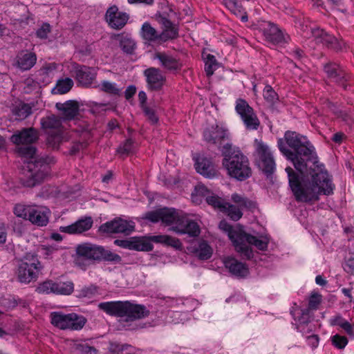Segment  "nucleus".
<instances>
[{"mask_svg": "<svg viewBox=\"0 0 354 354\" xmlns=\"http://www.w3.org/2000/svg\"><path fill=\"white\" fill-rule=\"evenodd\" d=\"M219 228L227 233L229 239L233 243L235 249H236V246L240 242L239 239H241V236L243 234V232L241 230L237 231L234 230L232 225H230L226 221L223 220L219 223L218 225Z\"/></svg>", "mask_w": 354, "mask_h": 354, "instance_id": "2f4dec72", "label": "nucleus"}, {"mask_svg": "<svg viewBox=\"0 0 354 354\" xmlns=\"http://www.w3.org/2000/svg\"><path fill=\"white\" fill-rule=\"evenodd\" d=\"M35 291L41 295L54 294V281L46 280L39 283L37 285Z\"/></svg>", "mask_w": 354, "mask_h": 354, "instance_id": "79ce46f5", "label": "nucleus"}, {"mask_svg": "<svg viewBox=\"0 0 354 354\" xmlns=\"http://www.w3.org/2000/svg\"><path fill=\"white\" fill-rule=\"evenodd\" d=\"M96 75L97 72L94 68L86 66H78L75 68V78L78 84L84 87L92 86Z\"/></svg>", "mask_w": 354, "mask_h": 354, "instance_id": "dca6fc26", "label": "nucleus"}, {"mask_svg": "<svg viewBox=\"0 0 354 354\" xmlns=\"http://www.w3.org/2000/svg\"><path fill=\"white\" fill-rule=\"evenodd\" d=\"M322 301V297L318 293H313L310 295L308 301V309L316 310Z\"/></svg>", "mask_w": 354, "mask_h": 354, "instance_id": "5fc2aeb1", "label": "nucleus"}, {"mask_svg": "<svg viewBox=\"0 0 354 354\" xmlns=\"http://www.w3.org/2000/svg\"><path fill=\"white\" fill-rule=\"evenodd\" d=\"M32 206L21 203L16 204L14 207L13 212L17 217L28 220Z\"/></svg>", "mask_w": 354, "mask_h": 354, "instance_id": "a19ab883", "label": "nucleus"}, {"mask_svg": "<svg viewBox=\"0 0 354 354\" xmlns=\"http://www.w3.org/2000/svg\"><path fill=\"white\" fill-rule=\"evenodd\" d=\"M311 317L310 310L308 308L301 310V315L298 318V328H299L301 325L308 324L311 321Z\"/></svg>", "mask_w": 354, "mask_h": 354, "instance_id": "864d4df0", "label": "nucleus"}, {"mask_svg": "<svg viewBox=\"0 0 354 354\" xmlns=\"http://www.w3.org/2000/svg\"><path fill=\"white\" fill-rule=\"evenodd\" d=\"M304 36L309 37L310 35L314 37L317 42L322 43L328 48L336 50H340L343 47V44L333 35L328 34L326 31L319 28H310L308 29L307 26L303 29Z\"/></svg>", "mask_w": 354, "mask_h": 354, "instance_id": "2eb2a0df", "label": "nucleus"}, {"mask_svg": "<svg viewBox=\"0 0 354 354\" xmlns=\"http://www.w3.org/2000/svg\"><path fill=\"white\" fill-rule=\"evenodd\" d=\"M217 68V62L213 55L208 54L205 58V71L207 76L213 75Z\"/></svg>", "mask_w": 354, "mask_h": 354, "instance_id": "37998d69", "label": "nucleus"}, {"mask_svg": "<svg viewBox=\"0 0 354 354\" xmlns=\"http://www.w3.org/2000/svg\"><path fill=\"white\" fill-rule=\"evenodd\" d=\"M324 71L328 78L336 83L342 84L346 88L344 82L348 80L349 75L341 66L336 63H328L324 66Z\"/></svg>", "mask_w": 354, "mask_h": 354, "instance_id": "f3484780", "label": "nucleus"}, {"mask_svg": "<svg viewBox=\"0 0 354 354\" xmlns=\"http://www.w3.org/2000/svg\"><path fill=\"white\" fill-rule=\"evenodd\" d=\"M101 246L84 243L80 245L76 248V252L78 256L77 261L80 258L86 259L100 260Z\"/></svg>", "mask_w": 354, "mask_h": 354, "instance_id": "b1692460", "label": "nucleus"}, {"mask_svg": "<svg viewBox=\"0 0 354 354\" xmlns=\"http://www.w3.org/2000/svg\"><path fill=\"white\" fill-rule=\"evenodd\" d=\"M50 32V26L48 24H43L36 32V35L40 39H46Z\"/></svg>", "mask_w": 354, "mask_h": 354, "instance_id": "4d7b16f0", "label": "nucleus"}, {"mask_svg": "<svg viewBox=\"0 0 354 354\" xmlns=\"http://www.w3.org/2000/svg\"><path fill=\"white\" fill-rule=\"evenodd\" d=\"M195 168L198 173L207 178H212L216 176L213 164L205 157L198 156L195 158Z\"/></svg>", "mask_w": 354, "mask_h": 354, "instance_id": "a878e982", "label": "nucleus"}, {"mask_svg": "<svg viewBox=\"0 0 354 354\" xmlns=\"http://www.w3.org/2000/svg\"><path fill=\"white\" fill-rule=\"evenodd\" d=\"M195 192L196 195L206 196H208L209 190L203 185H198L195 187Z\"/></svg>", "mask_w": 354, "mask_h": 354, "instance_id": "338daca9", "label": "nucleus"}, {"mask_svg": "<svg viewBox=\"0 0 354 354\" xmlns=\"http://www.w3.org/2000/svg\"><path fill=\"white\" fill-rule=\"evenodd\" d=\"M142 109L144 111L145 115L153 124H155L158 122V117L156 116L154 111L152 109L147 106H143Z\"/></svg>", "mask_w": 354, "mask_h": 354, "instance_id": "bf43d9fd", "label": "nucleus"}, {"mask_svg": "<svg viewBox=\"0 0 354 354\" xmlns=\"http://www.w3.org/2000/svg\"><path fill=\"white\" fill-rule=\"evenodd\" d=\"M50 211L42 206L33 205L28 220L37 226H46L48 223Z\"/></svg>", "mask_w": 354, "mask_h": 354, "instance_id": "6ab92c4d", "label": "nucleus"}, {"mask_svg": "<svg viewBox=\"0 0 354 354\" xmlns=\"http://www.w3.org/2000/svg\"><path fill=\"white\" fill-rule=\"evenodd\" d=\"M120 46L122 51L127 54H133L136 48V44L133 39L127 36H122L120 39Z\"/></svg>", "mask_w": 354, "mask_h": 354, "instance_id": "ea45409f", "label": "nucleus"}, {"mask_svg": "<svg viewBox=\"0 0 354 354\" xmlns=\"http://www.w3.org/2000/svg\"><path fill=\"white\" fill-rule=\"evenodd\" d=\"M93 225V219L91 216H86L80 218L74 223L64 227H61L60 230L63 232L70 234H81L88 231Z\"/></svg>", "mask_w": 354, "mask_h": 354, "instance_id": "5701e85b", "label": "nucleus"}, {"mask_svg": "<svg viewBox=\"0 0 354 354\" xmlns=\"http://www.w3.org/2000/svg\"><path fill=\"white\" fill-rule=\"evenodd\" d=\"M98 308L109 315L124 317L127 322L140 319L149 315V310L144 305L133 304L129 301L101 302L98 304Z\"/></svg>", "mask_w": 354, "mask_h": 354, "instance_id": "20e7f679", "label": "nucleus"}, {"mask_svg": "<svg viewBox=\"0 0 354 354\" xmlns=\"http://www.w3.org/2000/svg\"><path fill=\"white\" fill-rule=\"evenodd\" d=\"M240 242L236 246V250L246 258L250 259L253 257V252L251 248L248 245H252L260 250H266L269 243L268 236H260L259 237L243 232L239 239Z\"/></svg>", "mask_w": 354, "mask_h": 354, "instance_id": "9d476101", "label": "nucleus"}, {"mask_svg": "<svg viewBox=\"0 0 354 354\" xmlns=\"http://www.w3.org/2000/svg\"><path fill=\"white\" fill-rule=\"evenodd\" d=\"M49 173V165L43 159L28 162L27 169L21 177V184L28 187H32L41 183Z\"/></svg>", "mask_w": 354, "mask_h": 354, "instance_id": "423d86ee", "label": "nucleus"}, {"mask_svg": "<svg viewBox=\"0 0 354 354\" xmlns=\"http://www.w3.org/2000/svg\"><path fill=\"white\" fill-rule=\"evenodd\" d=\"M148 88L150 90H160L164 84L165 77L160 69L151 67L144 71Z\"/></svg>", "mask_w": 354, "mask_h": 354, "instance_id": "a211bd4d", "label": "nucleus"}, {"mask_svg": "<svg viewBox=\"0 0 354 354\" xmlns=\"http://www.w3.org/2000/svg\"><path fill=\"white\" fill-rule=\"evenodd\" d=\"M235 111L247 129L257 130L259 128L260 121L253 108L246 100L242 98L237 99L235 102Z\"/></svg>", "mask_w": 354, "mask_h": 354, "instance_id": "f8f14e48", "label": "nucleus"}, {"mask_svg": "<svg viewBox=\"0 0 354 354\" xmlns=\"http://www.w3.org/2000/svg\"><path fill=\"white\" fill-rule=\"evenodd\" d=\"M76 351L78 354H96L97 350L93 347L90 346L86 344H77Z\"/></svg>", "mask_w": 354, "mask_h": 354, "instance_id": "6e6d98bb", "label": "nucleus"}, {"mask_svg": "<svg viewBox=\"0 0 354 354\" xmlns=\"http://www.w3.org/2000/svg\"><path fill=\"white\" fill-rule=\"evenodd\" d=\"M159 23L163 30L160 33V41H165L168 39H176L178 36L177 27L167 18L160 17Z\"/></svg>", "mask_w": 354, "mask_h": 354, "instance_id": "bb28decb", "label": "nucleus"}, {"mask_svg": "<svg viewBox=\"0 0 354 354\" xmlns=\"http://www.w3.org/2000/svg\"><path fill=\"white\" fill-rule=\"evenodd\" d=\"M149 240L151 242L163 243L174 248H178L180 244L178 239L165 234L152 236L149 238Z\"/></svg>", "mask_w": 354, "mask_h": 354, "instance_id": "4c0bfd02", "label": "nucleus"}, {"mask_svg": "<svg viewBox=\"0 0 354 354\" xmlns=\"http://www.w3.org/2000/svg\"><path fill=\"white\" fill-rule=\"evenodd\" d=\"M135 229V223L122 218H115L111 221L106 222L100 227V230L109 234H130Z\"/></svg>", "mask_w": 354, "mask_h": 354, "instance_id": "4468645a", "label": "nucleus"}, {"mask_svg": "<svg viewBox=\"0 0 354 354\" xmlns=\"http://www.w3.org/2000/svg\"><path fill=\"white\" fill-rule=\"evenodd\" d=\"M192 252L201 260H207L213 254V249L205 241H200L197 245L192 247Z\"/></svg>", "mask_w": 354, "mask_h": 354, "instance_id": "7c9ffc66", "label": "nucleus"}, {"mask_svg": "<svg viewBox=\"0 0 354 354\" xmlns=\"http://www.w3.org/2000/svg\"><path fill=\"white\" fill-rule=\"evenodd\" d=\"M50 323L60 330H80L86 323V319L75 313H64L60 311L50 314Z\"/></svg>", "mask_w": 354, "mask_h": 354, "instance_id": "0eeeda50", "label": "nucleus"}, {"mask_svg": "<svg viewBox=\"0 0 354 354\" xmlns=\"http://www.w3.org/2000/svg\"><path fill=\"white\" fill-rule=\"evenodd\" d=\"M145 218L153 223L162 221L170 226V230L178 234H187L190 237H196L201 233L198 224L188 218L186 214L174 208H161L151 211Z\"/></svg>", "mask_w": 354, "mask_h": 354, "instance_id": "f03ea898", "label": "nucleus"}, {"mask_svg": "<svg viewBox=\"0 0 354 354\" xmlns=\"http://www.w3.org/2000/svg\"><path fill=\"white\" fill-rule=\"evenodd\" d=\"M74 290L72 281H54V295H69Z\"/></svg>", "mask_w": 354, "mask_h": 354, "instance_id": "c9c22d12", "label": "nucleus"}, {"mask_svg": "<svg viewBox=\"0 0 354 354\" xmlns=\"http://www.w3.org/2000/svg\"><path fill=\"white\" fill-rule=\"evenodd\" d=\"M55 107L60 112L62 120H71L79 113V104L75 100H68L64 103L57 102Z\"/></svg>", "mask_w": 354, "mask_h": 354, "instance_id": "412c9836", "label": "nucleus"}, {"mask_svg": "<svg viewBox=\"0 0 354 354\" xmlns=\"http://www.w3.org/2000/svg\"><path fill=\"white\" fill-rule=\"evenodd\" d=\"M37 62V56L34 53L28 50L19 52L15 59L14 66L22 71L32 68Z\"/></svg>", "mask_w": 354, "mask_h": 354, "instance_id": "4be33fe9", "label": "nucleus"}, {"mask_svg": "<svg viewBox=\"0 0 354 354\" xmlns=\"http://www.w3.org/2000/svg\"><path fill=\"white\" fill-rule=\"evenodd\" d=\"M56 251L57 249L53 246L42 245L40 249L41 254L46 258L51 257Z\"/></svg>", "mask_w": 354, "mask_h": 354, "instance_id": "680f3d73", "label": "nucleus"}, {"mask_svg": "<svg viewBox=\"0 0 354 354\" xmlns=\"http://www.w3.org/2000/svg\"><path fill=\"white\" fill-rule=\"evenodd\" d=\"M41 125L45 133L48 135V142L50 144L55 146L61 142L64 132L61 118L55 115L42 118Z\"/></svg>", "mask_w": 354, "mask_h": 354, "instance_id": "9b49d317", "label": "nucleus"}, {"mask_svg": "<svg viewBox=\"0 0 354 354\" xmlns=\"http://www.w3.org/2000/svg\"><path fill=\"white\" fill-rule=\"evenodd\" d=\"M98 86L101 91L109 94L118 95L120 92V90L116 87L115 83L106 80L103 81Z\"/></svg>", "mask_w": 354, "mask_h": 354, "instance_id": "49530a36", "label": "nucleus"}, {"mask_svg": "<svg viewBox=\"0 0 354 354\" xmlns=\"http://www.w3.org/2000/svg\"><path fill=\"white\" fill-rule=\"evenodd\" d=\"M258 28L262 32L265 40L272 44H283L288 41L286 36L277 24L267 21L258 23Z\"/></svg>", "mask_w": 354, "mask_h": 354, "instance_id": "ddd939ff", "label": "nucleus"}, {"mask_svg": "<svg viewBox=\"0 0 354 354\" xmlns=\"http://www.w3.org/2000/svg\"><path fill=\"white\" fill-rule=\"evenodd\" d=\"M227 133L225 129L218 127H212L206 129L203 133V137L207 142L217 143L227 137Z\"/></svg>", "mask_w": 354, "mask_h": 354, "instance_id": "c756f323", "label": "nucleus"}, {"mask_svg": "<svg viewBox=\"0 0 354 354\" xmlns=\"http://www.w3.org/2000/svg\"><path fill=\"white\" fill-rule=\"evenodd\" d=\"M331 326H339L342 328L348 335L353 334V329L351 324L344 319L341 315H337L331 317L329 320Z\"/></svg>", "mask_w": 354, "mask_h": 354, "instance_id": "58836bf2", "label": "nucleus"}, {"mask_svg": "<svg viewBox=\"0 0 354 354\" xmlns=\"http://www.w3.org/2000/svg\"><path fill=\"white\" fill-rule=\"evenodd\" d=\"M100 252V260L103 259L104 261L114 263H120V261H122V258L120 255L111 252L109 250H106L103 247H101Z\"/></svg>", "mask_w": 354, "mask_h": 354, "instance_id": "a18cd8bd", "label": "nucleus"}, {"mask_svg": "<svg viewBox=\"0 0 354 354\" xmlns=\"http://www.w3.org/2000/svg\"><path fill=\"white\" fill-rule=\"evenodd\" d=\"M256 162L259 167L267 175L275 170V162L269 147L262 140L255 139L254 142Z\"/></svg>", "mask_w": 354, "mask_h": 354, "instance_id": "1a4fd4ad", "label": "nucleus"}, {"mask_svg": "<svg viewBox=\"0 0 354 354\" xmlns=\"http://www.w3.org/2000/svg\"><path fill=\"white\" fill-rule=\"evenodd\" d=\"M344 270L350 274L354 275V258H349L342 265Z\"/></svg>", "mask_w": 354, "mask_h": 354, "instance_id": "13d9d810", "label": "nucleus"}, {"mask_svg": "<svg viewBox=\"0 0 354 354\" xmlns=\"http://www.w3.org/2000/svg\"><path fill=\"white\" fill-rule=\"evenodd\" d=\"M223 212L226 213L230 217V218L234 221H238L241 218L243 215L239 207L231 205L229 203H226L225 205V209L223 210Z\"/></svg>", "mask_w": 354, "mask_h": 354, "instance_id": "c03bdc74", "label": "nucleus"}, {"mask_svg": "<svg viewBox=\"0 0 354 354\" xmlns=\"http://www.w3.org/2000/svg\"><path fill=\"white\" fill-rule=\"evenodd\" d=\"M87 146V143L85 142H75L71 148V153L75 154V153L84 149Z\"/></svg>", "mask_w": 354, "mask_h": 354, "instance_id": "69168bd1", "label": "nucleus"}, {"mask_svg": "<svg viewBox=\"0 0 354 354\" xmlns=\"http://www.w3.org/2000/svg\"><path fill=\"white\" fill-rule=\"evenodd\" d=\"M225 266L230 272L235 276L243 277L248 273V268L245 264L239 261L234 258L227 257L224 260Z\"/></svg>", "mask_w": 354, "mask_h": 354, "instance_id": "cd10ccee", "label": "nucleus"}, {"mask_svg": "<svg viewBox=\"0 0 354 354\" xmlns=\"http://www.w3.org/2000/svg\"><path fill=\"white\" fill-rule=\"evenodd\" d=\"M114 243L115 245L120 246L123 248L131 250V244H132L131 238L129 239H126V240L116 239V240H115Z\"/></svg>", "mask_w": 354, "mask_h": 354, "instance_id": "0e129e2a", "label": "nucleus"}, {"mask_svg": "<svg viewBox=\"0 0 354 354\" xmlns=\"http://www.w3.org/2000/svg\"><path fill=\"white\" fill-rule=\"evenodd\" d=\"M333 345L339 349L344 348L348 344V339L346 337L339 335H335L331 337Z\"/></svg>", "mask_w": 354, "mask_h": 354, "instance_id": "603ef678", "label": "nucleus"}, {"mask_svg": "<svg viewBox=\"0 0 354 354\" xmlns=\"http://www.w3.org/2000/svg\"><path fill=\"white\" fill-rule=\"evenodd\" d=\"M55 69L56 66L54 63L45 64L37 72L36 78L37 81L44 84H49L54 76Z\"/></svg>", "mask_w": 354, "mask_h": 354, "instance_id": "c85d7f7f", "label": "nucleus"}, {"mask_svg": "<svg viewBox=\"0 0 354 354\" xmlns=\"http://www.w3.org/2000/svg\"><path fill=\"white\" fill-rule=\"evenodd\" d=\"M128 15L118 11L116 6L110 7L106 12V19L109 26L115 29L122 28L128 20Z\"/></svg>", "mask_w": 354, "mask_h": 354, "instance_id": "aec40b11", "label": "nucleus"}, {"mask_svg": "<svg viewBox=\"0 0 354 354\" xmlns=\"http://www.w3.org/2000/svg\"><path fill=\"white\" fill-rule=\"evenodd\" d=\"M136 92V88L135 86L131 85L129 86L124 92V95L127 100H129L131 98Z\"/></svg>", "mask_w": 354, "mask_h": 354, "instance_id": "774afa93", "label": "nucleus"}, {"mask_svg": "<svg viewBox=\"0 0 354 354\" xmlns=\"http://www.w3.org/2000/svg\"><path fill=\"white\" fill-rule=\"evenodd\" d=\"M135 146L131 139H127L124 143L118 149V152L128 155L134 151Z\"/></svg>", "mask_w": 354, "mask_h": 354, "instance_id": "3c124183", "label": "nucleus"}, {"mask_svg": "<svg viewBox=\"0 0 354 354\" xmlns=\"http://www.w3.org/2000/svg\"><path fill=\"white\" fill-rule=\"evenodd\" d=\"M263 97L269 103L274 104L278 100L277 93L270 85H266L263 89Z\"/></svg>", "mask_w": 354, "mask_h": 354, "instance_id": "8fccbe9b", "label": "nucleus"}, {"mask_svg": "<svg viewBox=\"0 0 354 354\" xmlns=\"http://www.w3.org/2000/svg\"><path fill=\"white\" fill-rule=\"evenodd\" d=\"M206 201L209 205L213 206L215 208L219 209L221 212L225 209V205L227 203L221 198L214 195L207 196Z\"/></svg>", "mask_w": 354, "mask_h": 354, "instance_id": "09e8293b", "label": "nucleus"}, {"mask_svg": "<svg viewBox=\"0 0 354 354\" xmlns=\"http://www.w3.org/2000/svg\"><path fill=\"white\" fill-rule=\"evenodd\" d=\"M223 165L228 175L239 181H243L252 175L248 158L232 144L227 143L223 149Z\"/></svg>", "mask_w": 354, "mask_h": 354, "instance_id": "7ed1b4c3", "label": "nucleus"}, {"mask_svg": "<svg viewBox=\"0 0 354 354\" xmlns=\"http://www.w3.org/2000/svg\"><path fill=\"white\" fill-rule=\"evenodd\" d=\"M39 138L37 131L34 128H25L15 131L10 137V141L16 147V151L21 156L32 158L36 148L32 145Z\"/></svg>", "mask_w": 354, "mask_h": 354, "instance_id": "39448f33", "label": "nucleus"}, {"mask_svg": "<svg viewBox=\"0 0 354 354\" xmlns=\"http://www.w3.org/2000/svg\"><path fill=\"white\" fill-rule=\"evenodd\" d=\"M74 83L72 79L66 77L57 80L55 86L52 89V93L63 95L68 93L73 87Z\"/></svg>", "mask_w": 354, "mask_h": 354, "instance_id": "f704fd0d", "label": "nucleus"}, {"mask_svg": "<svg viewBox=\"0 0 354 354\" xmlns=\"http://www.w3.org/2000/svg\"><path fill=\"white\" fill-rule=\"evenodd\" d=\"M31 107L26 104H19L15 106L12 110V115L16 120H23L31 113Z\"/></svg>", "mask_w": 354, "mask_h": 354, "instance_id": "e433bc0d", "label": "nucleus"}, {"mask_svg": "<svg viewBox=\"0 0 354 354\" xmlns=\"http://www.w3.org/2000/svg\"><path fill=\"white\" fill-rule=\"evenodd\" d=\"M131 250L136 251L149 252L153 250V245L149 238L147 237H132Z\"/></svg>", "mask_w": 354, "mask_h": 354, "instance_id": "72a5a7b5", "label": "nucleus"}, {"mask_svg": "<svg viewBox=\"0 0 354 354\" xmlns=\"http://www.w3.org/2000/svg\"><path fill=\"white\" fill-rule=\"evenodd\" d=\"M164 68L170 71H176L181 68L182 64L177 57L166 53H157L154 57Z\"/></svg>", "mask_w": 354, "mask_h": 354, "instance_id": "393cba45", "label": "nucleus"}, {"mask_svg": "<svg viewBox=\"0 0 354 354\" xmlns=\"http://www.w3.org/2000/svg\"><path fill=\"white\" fill-rule=\"evenodd\" d=\"M307 344L313 348H316L319 342V337L317 335H311L306 337Z\"/></svg>", "mask_w": 354, "mask_h": 354, "instance_id": "e2e57ef3", "label": "nucleus"}, {"mask_svg": "<svg viewBox=\"0 0 354 354\" xmlns=\"http://www.w3.org/2000/svg\"><path fill=\"white\" fill-rule=\"evenodd\" d=\"M278 140L279 151L292 162L295 169L306 180L299 181L294 170L286 168L289 184L297 201L308 203L319 199V195L333 194L335 184L332 177L318 160L315 149L308 138L295 131H288Z\"/></svg>", "mask_w": 354, "mask_h": 354, "instance_id": "f257e3e1", "label": "nucleus"}, {"mask_svg": "<svg viewBox=\"0 0 354 354\" xmlns=\"http://www.w3.org/2000/svg\"><path fill=\"white\" fill-rule=\"evenodd\" d=\"M43 267L36 256L27 254L19 265L18 279L22 283L36 281Z\"/></svg>", "mask_w": 354, "mask_h": 354, "instance_id": "6e6552de", "label": "nucleus"}, {"mask_svg": "<svg viewBox=\"0 0 354 354\" xmlns=\"http://www.w3.org/2000/svg\"><path fill=\"white\" fill-rule=\"evenodd\" d=\"M338 117L342 118L344 121H345L349 125H351L354 123V119H353L347 113L342 110H335L333 109Z\"/></svg>", "mask_w": 354, "mask_h": 354, "instance_id": "052dcab7", "label": "nucleus"}, {"mask_svg": "<svg viewBox=\"0 0 354 354\" xmlns=\"http://www.w3.org/2000/svg\"><path fill=\"white\" fill-rule=\"evenodd\" d=\"M232 200L241 207L251 209L254 207L252 201L237 194H232Z\"/></svg>", "mask_w": 354, "mask_h": 354, "instance_id": "de8ad7c7", "label": "nucleus"}, {"mask_svg": "<svg viewBox=\"0 0 354 354\" xmlns=\"http://www.w3.org/2000/svg\"><path fill=\"white\" fill-rule=\"evenodd\" d=\"M141 37L147 41H160V33L153 28L149 22H145L141 28Z\"/></svg>", "mask_w": 354, "mask_h": 354, "instance_id": "473e14b6", "label": "nucleus"}]
</instances>
